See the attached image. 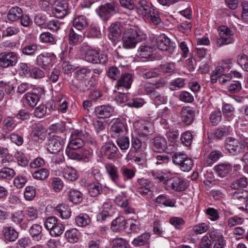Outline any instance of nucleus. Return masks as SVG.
I'll return each instance as SVG.
<instances>
[{"instance_id":"obj_1","label":"nucleus","mask_w":248,"mask_h":248,"mask_svg":"<svg viewBox=\"0 0 248 248\" xmlns=\"http://www.w3.org/2000/svg\"><path fill=\"white\" fill-rule=\"evenodd\" d=\"M142 33L136 27L125 28L122 37L123 45L125 48H134L136 45L141 42Z\"/></svg>"},{"instance_id":"obj_2","label":"nucleus","mask_w":248,"mask_h":248,"mask_svg":"<svg viewBox=\"0 0 248 248\" xmlns=\"http://www.w3.org/2000/svg\"><path fill=\"white\" fill-rule=\"evenodd\" d=\"M155 178L165 184L167 190L172 189L176 191H182L185 190L188 186L186 180L178 177L168 178L162 175H159L155 176Z\"/></svg>"},{"instance_id":"obj_3","label":"nucleus","mask_w":248,"mask_h":248,"mask_svg":"<svg viewBox=\"0 0 248 248\" xmlns=\"http://www.w3.org/2000/svg\"><path fill=\"white\" fill-rule=\"evenodd\" d=\"M85 143H93L90 135L85 131L75 130L71 134L67 148L77 150L82 147Z\"/></svg>"},{"instance_id":"obj_4","label":"nucleus","mask_w":248,"mask_h":248,"mask_svg":"<svg viewBox=\"0 0 248 248\" xmlns=\"http://www.w3.org/2000/svg\"><path fill=\"white\" fill-rule=\"evenodd\" d=\"M172 161L183 171H190L193 166L192 159L184 154H175L172 157Z\"/></svg>"},{"instance_id":"obj_5","label":"nucleus","mask_w":248,"mask_h":248,"mask_svg":"<svg viewBox=\"0 0 248 248\" xmlns=\"http://www.w3.org/2000/svg\"><path fill=\"white\" fill-rule=\"evenodd\" d=\"M84 58L87 62L95 64H105L108 61V57L106 54L90 48L86 49Z\"/></svg>"},{"instance_id":"obj_6","label":"nucleus","mask_w":248,"mask_h":248,"mask_svg":"<svg viewBox=\"0 0 248 248\" xmlns=\"http://www.w3.org/2000/svg\"><path fill=\"white\" fill-rule=\"evenodd\" d=\"M225 148L233 155H237L243 153L245 150V144L243 141L232 137L227 138L225 140Z\"/></svg>"},{"instance_id":"obj_7","label":"nucleus","mask_w":248,"mask_h":248,"mask_svg":"<svg viewBox=\"0 0 248 248\" xmlns=\"http://www.w3.org/2000/svg\"><path fill=\"white\" fill-rule=\"evenodd\" d=\"M43 94H44V90L42 88L34 89L31 92H28L24 94L22 99L28 106L34 108Z\"/></svg>"},{"instance_id":"obj_8","label":"nucleus","mask_w":248,"mask_h":248,"mask_svg":"<svg viewBox=\"0 0 248 248\" xmlns=\"http://www.w3.org/2000/svg\"><path fill=\"white\" fill-rule=\"evenodd\" d=\"M97 12L101 18L103 20H106L118 12V8L117 5L115 2L111 1L99 6Z\"/></svg>"},{"instance_id":"obj_9","label":"nucleus","mask_w":248,"mask_h":248,"mask_svg":"<svg viewBox=\"0 0 248 248\" xmlns=\"http://www.w3.org/2000/svg\"><path fill=\"white\" fill-rule=\"evenodd\" d=\"M18 61V55L12 51H4L0 53V66L7 68L15 66Z\"/></svg>"},{"instance_id":"obj_10","label":"nucleus","mask_w":248,"mask_h":248,"mask_svg":"<svg viewBox=\"0 0 248 248\" xmlns=\"http://www.w3.org/2000/svg\"><path fill=\"white\" fill-rule=\"evenodd\" d=\"M218 31L220 38L217 41V46L221 47L233 43L232 36L233 33L228 27L225 26H221Z\"/></svg>"},{"instance_id":"obj_11","label":"nucleus","mask_w":248,"mask_h":248,"mask_svg":"<svg viewBox=\"0 0 248 248\" xmlns=\"http://www.w3.org/2000/svg\"><path fill=\"white\" fill-rule=\"evenodd\" d=\"M134 126L139 135L146 137L153 132V125L150 123L145 121H138L134 123Z\"/></svg>"},{"instance_id":"obj_12","label":"nucleus","mask_w":248,"mask_h":248,"mask_svg":"<svg viewBox=\"0 0 248 248\" xmlns=\"http://www.w3.org/2000/svg\"><path fill=\"white\" fill-rule=\"evenodd\" d=\"M52 55L49 53H43L39 55L36 59L35 63L44 70L49 69L53 65Z\"/></svg>"},{"instance_id":"obj_13","label":"nucleus","mask_w":248,"mask_h":248,"mask_svg":"<svg viewBox=\"0 0 248 248\" xmlns=\"http://www.w3.org/2000/svg\"><path fill=\"white\" fill-rule=\"evenodd\" d=\"M64 141L58 136H53L48 140L47 143V150L51 154H56L62 148Z\"/></svg>"},{"instance_id":"obj_14","label":"nucleus","mask_w":248,"mask_h":248,"mask_svg":"<svg viewBox=\"0 0 248 248\" xmlns=\"http://www.w3.org/2000/svg\"><path fill=\"white\" fill-rule=\"evenodd\" d=\"M118 148L113 143H106L102 148V154L108 159L114 160L117 156Z\"/></svg>"},{"instance_id":"obj_15","label":"nucleus","mask_w":248,"mask_h":248,"mask_svg":"<svg viewBox=\"0 0 248 248\" xmlns=\"http://www.w3.org/2000/svg\"><path fill=\"white\" fill-rule=\"evenodd\" d=\"M114 111L111 106L101 105L96 107L94 109V113L99 118H106L110 117Z\"/></svg>"},{"instance_id":"obj_16","label":"nucleus","mask_w":248,"mask_h":248,"mask_svg":"<svg viewBox=\"0 0 248 248\" xmlns=\"http://www.w3.org/2000/svg\"><path fill=\"white\" fill-rule=\"evenodd\" d=\"M132 81L133 77L132 74L125 73L122 75L117 81L115 87L118 90H120L123 88L127 90L130 88Z\"/></svg>"},{"instance_id":"obj_17","label":"nucleus","mask_w":248,"mask_h":248,"mask_svg":"<svg viewBox=\"0 0 248 248\" xmlns=\"http://www.w3.org/2000/svg\"><path fill=\"white\" fill-rule=\"evenodd\" d=\"M105 168L110 180L117 184L120 178L118 168L112 163H107L105 164Z\"/></svg>"},{"instance_id":"obj_18","label":"nucleus","mask_w":248,"mask_h":248,"mask_svg":"<svg viewBox=\"0 0 248 248\" xmlns=\"http://www.w3.org/2000/svg\"><path fill=\"white\" fill-rule=\"evenodd\" d=\"M127 228V220L124 217H116L111 222V229L114 232L126 231Z\"/></svg>"},{"instance_id":"obj_19","label":"nucleus","mask_w":248,"mask_h":248,"mask_svg":"<svg viewBox=\"0 0 248 248\" xmlns=\"http://www.w3.org/2000/svg\"><path fill=\"white\" fill-rule=\"evenodd\" d=\"M114 202L118 206L124 208V212L126 214H128L134 213V209L129 207L128 200L124 193H121L116 196Z\"/></svg>"},{"instance_id":"obj_20","label":"nucleus","mask_w":248,"mask_h":248,"mask_svg":"<svg viewBox=\"0 0 248 248\" xmlns=\"http://www.w3.org/2000/svg\"><path fill=\"white\" fill-rule=\"evenodd\" d=\"M153 6L146 0H140L136 5L137 12L143 16H148Z\"/></svg>"},{"instance_id":"obj_21","label":"nucleus","mask_w":248,"mask_h":248,"mask_svg":"<svg viewBox=\"0 0 248 248\" xmlns=\"http://www.w3.org/2000/svg\"><path fill=\"white\" fill-rule=\"evenodd\" d=\"M122 31L120 23H112L108 29V38L112 42L115 41L120 38Z\"/></svg>"},{"instance_id":"obj_22","label":"nucleus","mask_w":248,"mask_h":248,"mask_svg":"<svg viewBox=\"0 0 248 248\" xmlns=\"http://www.w3.org/2000/svg\"><path fill=\"white\" fill-rule=\"evenodd\" d=\"M195 112L192 108L189 107H183L181 116L183 122L186 125L191 124L193 121Z\"/></svg>"},{"instance_id":"obj_23","label":"nucleus","mask_w":248,"mask_h":248,"mask_svg":"<svg viewBox=\"0 0 248 248\" xmlns=\"http://www.w3.org/2000/svg\"><path fill=\"white\" fill-rule=\"evenodd\" d=\"M209 236L215 242L214 248H224L226 242L222 234L216 232H212L210 233Z\"/></svg>"},{"instance_id":"obj_24","label":"nucleus","mask_w":248,"mask_h":248,"mask_svg":"<svg viewBox=\"0 0 248 248\" xmlns=\"http://www.w3.org/2000/svg\"><path fill=\"white\" fill-rule=\"evenodd\" d=\"M29 232L33 240L39 241L43 236L42 227L38 224H34L30 228Z\"/></svg>"},{"instance_id":"obj_25","label":"nucleus","mask_w":248,"mask_h":248,"mask_svg":"<svg viewBox=\"0 0 248 248\" xmlns=\"http://www.w3.org/2000/svg\"><path fill=\"white\" fill-rule=\"evenodd\" d=\"M4 239L9 242H14L18 236V232L12 227H5L2 231Z\"/></svg>"},{"instance_id":"obj_26","label":"nucleus","mask_w":248,"mask_h":248,"mask_svg":"<svg viewBox=\"0 0 248 248\" xmlns=\"http://www.w3.org/2000/svg\"><path fill=\"white\" fill-rule=\"evenodd\" d=\"M156 43L159 49L167 50L170 47V39L164 34H160L156 39Z\"/></svg>"},{"instance_id":"obj_27","label":"nucleus","mask_w":248,"mask_h":248,"mask_svg":"<svg viewBox=\"0 0 248 248\" xmlns=\"http://www.w3.org/2000/svg\"><path fill=\"white\" fill-rule=\"evenodd\" d=\"M167 146V142L164 138L157 137L155 138L153 149L155 152H163L166 149Z\"/></svg>"},{"instance_id":"obj_28","label":"nucleus","mask_w":248,"mask_h":248,"mask_svg":"<svg viewBox=\"0 0 248 248\" xmlns=\"http://www.w3.org/2000/svg\"><path fill=\"white\" fill-rule=\"evenodd\" d=\"M214 169L218 176L224 177L231 172L232 168L229 163H221L216 166Z\"/></svg>"},{"instance_id":"obj_29","label":"nucleus","mask_w":248,"mask_h":248,"mask_svg":"<svg viewBox=\"0 0 248 248\" xmlns=\"http://www.w3.org/2000/svg\"><path fill=\"white\" fill-rule=\"evenodd\" d=\"M62 174L65 179L70 181H75L78 177V174L77 170L71 167L66 166L64 168Z\"/></svg>"},{"instance_id":"obj_30","label":"nucleus","mask_w":248,"mask_h":248,"mask_svg":"<svg viewBox=\"0 0 248 248\" xmlns=\"http://www.w3.org/2000/svg\"><path fill=\"white\" fill-rule=\"evenodd\" d=\"M23 11L19 7H13L8 11L7 19L12 22L16 21L19 19L22 16Z\"/></svg>"},{"instance_id":"obj_31","label":"nucleus","mask_w":248,"mask_h":248,"mask_svg":"<svg viewBox=\"0 0 248 248\" xmlns=\"http://www.w3.org/2000/svg\"><path fill=\"white\" fill-rule=\"evenodd\" d=\"M232 198L234 200L237 201V203L240 204L248 202V191L244 190L236 191L232 193Z\"/></svg>"},{"instance_id":"obj_32","label":"nucleus","mask_w":248,"mask_h":248,"mask_svg":"<svg viewBox=\"0 0 248 248\" xmlns=\"http://www.w3.org/2000/svg\"><path fill=\"white\" fill-rule=\"evenodd\" d=\"M151 235L149 233L145 232L135 238L132 242V244L135 247L144 246L149 243Z\"/></svg>"},{"instance_id":"obj_33","label":"nucleus","mask_w":248,"mask_h":248,"mask_svg":"<svg viewBox=\"0 0 248 248\" xmlns=\"http://www.w3.org/2000/svg\"><path fill=\"white\" fill-rule=\"evenodd\" d=\"M67 241L71 243L77 242L80 237V232L75 228L67 230L64 234Z\"/></svg>"},{"instance_id":"obj_34","label":"nucleus","mask_w":248,"mask_h":248,"mask_svg":"<svg viewBox=\"0 0 248 248\" xmlns=\"http://www.w3.org/2000/svg\"><path fill=\"white\" fill-rule=\"evenodd\" d=\"M139 186L138 187V191L141 194H147L152 187V183L145 179H140L138 181Z\"/></svg>"},{"instance_id":"obj_35","label":"nucleus","mask_w":248,"mask_h":248,"mask_svg":"<svg viewBox=\"0 0 248 248\" xmlns=\"http://www.w3.org/2000/svg\"><path fill=\"white\" fill-rule=\"evenodd\" d=\"M23 215L28 222L33 221L38 217V211L32 207H26L23 211Z\"/></svg>"},{"instance_id":"obj_36","label":"nucleus","mask_w":248,"mask_h":248,"mask_svg":"<svg viewBox=\"0 0 248 248\" xmlns=\"http://www.w3.org/2000/svg\"><path fill=\"white\" fill-rule=\"evenodd\" d=\"M73 26L78 30H81L88 26L86 17L84 16H78L73 20Z\"/></svg>"},{"instance_id":"obj_37","label":"nucleus","mask_w":248,"mask_h":248,"mask_svg":"<svg viewBox=\"0 0 248 248\" xmlns=\"http://www.w3.org/2000/svg\"><path fill=\"white\" fill-rule=\"evenodd\" d=\"M68 195L70 201L74 204H78L83 200L82 194L77 190H70L68 191Z\"/></svg>"},{"instance_id":"obj_38","label":"nucleus","mask_w":248,"mask_h":248,"mask_svg":"<svg viewBox=\"0 0 248 248\" xmlns=\"http://www.w3.org/2000/svg\"><path fill=\"white\" fill-rule=\"evenodd\" d=\"M126 130L125 124L117 119L112 124L110 127V132L113 134L123 133Z\"/></svg>"},{"instance_id":"obj_39","label":"nucleus","mask_w":248,"mask_h":248,"mask_svg":"<svg viewBox=\"0 0 248 248\" xmlns=\"http://www.w3.org/2000/svg\"><path fill=\"white\" fill-rule=\"evenodd\" d=\"M75 222L78 226L84 227L90 224L91 219L88 214L80 213L75 218Z\"/></svg>"},{"instance_id":"obj_40","label":"nucleus","mask_w":248,"mask_h":248,"mask_svg":"<svg viewBox=\"0 0 248 248\" xmlns=\"http://www.w3.org/2000/svg\"><path fill=\"white\" fill-rule=\"evenodd\" d=\"M56 211L63 219H67L71 216V209L69 206L64 203L60 204L56 207Z\"/></svg>"},{"instance_id":"obj_41","label":"nucleus","mask_w":248,"mask_h":248,"mask_svg":"<svg viewBox=\"0 0 248 248\" xmlns=\"http://www.w3.org/2000/svg\"><path fill=\"white\" fill-rule=\"evenodd\" d=\"M88 192L91 197H96L102 192V186L99 182L91 184L88 188Z\"/></svg>"},{"instance_id":"obj_42","label":"nucleus","mask_w":248,"mask_h":248,"mask_svg":"<svg viewBox=\"0 0 248 248\" xmlns=\"http://www.w3.org/2000/svg\"><path fill=\"white\" fill-rule=\"evenodd\" d=\"M153 48L150 46L143 44L139 48V54L140 57L148 58L151 56Z\"/></svg>"},{"instance_id":"obj_43","label":"nucleus","mask_w":248,"mask_h":248,"mask_svg":"<svg viewBox=\"0 0 248 248\" xmlns=\"http://www.w3.org/2000/svg\"><path fill=\"white\" fill-rule=\"evenodd\" d=\"M49 174L48 170L45 168L35 170L32 174V177L37 180H44L48 177Z\"/></svg>"},{"instance_id":"obj_44","label":"nucleus","mask_w":248,"mask_h":248,"mask_svg":"<svg viewBox=\"0 0 248 248\" xmlns=\"http://www.w3.org/2000/svg\"><path fill=\"white\" fill-rule=\"evenodd\" d=\"M142 76L144 79H150L158 77L160 74L157 69H147L143 68L141 70Z\"/></svg>"},{"instance_id":"obj_45","label":"nucleus","mask_w":248,"mask_h":248,"mask_svg":"<svg viewBox=\"0 0 248 248\" xmlns=\"http://www.w3.org/2000/svg\"><path fill=\"white\" fill-rule=\"evenodd\" d=\"M2 125L4 129L11 131L15 129L16 124L14 117H7L3 120Z\"/></svg>"},{"instance_id":"obj_46","label":"nucleus","mask_w":248,"mask_h":248,"mask_svg":"<svg viewBox=\"0 0 248 248\" xmlns=\"http://www.w3.org/2000/svg\"><path fill=\"white\" fill-rule=\"evenodd\" d=\"M140 230L139 223L138 221L129 219L127 220V228L126 231L128 233H137Z\"/></svg>"},{"instance_id":"obj_47","label":"nucleus","mask_w":248,"mask_h":248,"mask_svg":"<svg viewBox=\"0 0 248 248\" xmlns=\"http://www.w3.org/2000/svg\"><path fill=\"white\" fill-rule=\"evenodd\" d=\"M0 87L3 88V90L6 94L10 97L15 93L14 86L9 81H0Z\"/></svg>"},{"instance_id":"obj_48","label":"nucleus","mask_w":248,"mask_h":248,"mask_svg":"<svg viewBox=\"0 0 248 248\" xmlns=\"http://www.w3.org/2000/svg\"><path fill=\"white\" fill-rule=\"evenodd\" d=\"M16 174L15 170L8 167H4L0 170V178L10 179Z\"/></svg>"},{"instance_id":"obj_49","label":"nucleus","mask_w":248,"mask_h":248,"mask_svg":"<svg viewBox=\"0 0 248 248\" xmlns=\"http://www.w3.org/2000/svg\"><path fill=\"white\" fill-rule=\"evenodd\" d=\"M91 70L87 68H82L75 72V78L78 80H83L89 76Z\"/></svg>"},{"instance_id":"obj_50","label":"nucleus","mask_w":248,"mask_h":248,"mask_svg":"<svg viewBox=\"0 0 248 248\" xmlns=\"http://www.w3.org/2000/svg\"><path fill=\"white\" fill-rule=\"evenodd\" d=\"M248 184V181L246 177H243L234 181L231 184V187L233 189L246 187Z\"/></svg>"},{"instance_id":"obj_51","label":"nucleus","mask_w":248,"mask_h":248,"mask_svg":"<svg viewBox=\"0 0 248 248\" xmlns=\"http://www.w3.org/2000/svg\"><path fill=\"white\" fill-rule=\"evenodd\" d=\"M234 108L229 104H225L222 108V112L224 116L230 121L232 118Z\"/></svg>"},{"instance_id":"obj_52","label":"nucleus","mask_w":248,"mask_h":248,"mask_svg":"<svg viewBox=\"0 0 248 248\" xmlns=\"http://www.w3.org/2000/svg\"><path fill=\"white\" fill-rule=\"evenodd\" d=\"M38 46L36 44H32L25 46L22 49L24 55L32 56L38 49Z\"/></svg>"},{"instance_id":"obj_53","label":"nucleus","mask_w":248,"mask_h":248,"mask_svg":"<svg viewBox=\"0 0 248 248\" xmlns=\"http://www.w3.org/2000/svg\"><path fill=\"white\" fill-rule=\"evenodd\" d=\"M68 37L69 44L75 46L78 43L79 39L81 37L72 28L70 30Z\"/></svg>"},{"instance_id":"obj_54","label":"nucleus","mask_w":248,"mask_h":248,"mask_svg":"<svg viewBox=\"0 0 248 248\" xmlns=\"http://www.w3.org/2000/svg\"><path fill=\"white\" fill-rule=\"evenodd\" d=\"M156 202L159 204H162L165 206L173 207L174 206L172 200L163 195L158 196L156 199Z\"/></svg>"},{"instance_id":"obj_55","label":"nucleus","mask_w":248,"mask_h":248,"mask_svg":"<svg viewBox=\"0 0 248 248\" xmlns=\"http://www.w3.org/2000/svg\"><path fill=\"white\" fill-rule=\"evenodd\" d=\"M121 172L124 180L132 179L135 175V171L125 166L121 168Z\"/></svg>"},{"instance_id":"obj_56","label":"nucleus","mask_w":248,"mask_h":248,"mask_svg":"<svg viewBox=\"0 0 248 248\" xmlns=\"http://www.w3.org/2000/svg\"><path fill=\"white\" fill-rule=\"evenodd\" d=\"M117 143L121 150H127L129 147V139L127 137L122 136L119 137L117 140Z\"/></svg>"},{"instance_id":"obj_57","label":"nucleus","mask_w":248,"mask_h":248,"mask_svg":"<svg viewBox=\"0 0 248 248\" xmlns=\"http://www.w3.org/2000/svg\"><path fill=\"white\" fill-rule=\"evenodd\" d=\"M32 137L44 140L45 138L46 130L42 126H36L32 133Z\"/></svg>"},{"instance_id":"obj_58","label":"nucleus","mask_w":248,"mask_h":248,"mask_svg":"<svg viewBox=\"0 0 248 248\" xmlns=\"http://www.w3.org/2000/svg\"><path fill=\"white\" fill-rule=\"evenodd\" d=\"M15 155L19 165L23 167L28 165L29 160L24 154L21 152L17 151L15 153Z\"/></svg>"},{"instance_id":"obj_59","label":"nucleus","mask_w":248,"mask_h":248,"mask_svg":"<svg viewBox=\"0 0 248 248\" xmlns=\"http://www.w3.org/2000/svg\"><path fill=\"white\" fill-rule=\"evenodd\" d=\"M149 16H150L152 21L155 24H158L161 22L160 14L154 6L151 8Z\"/></svg>"},{"instance_id":"obj_60","label":"nucleus","mask_w":248,"mask_h":248,"mask_svg":"<svg viewBox=\"0 0 248 248\" xmlns=\"http://www.w3.org/2000/svg\"><path fill=\"white\" fill-rule=\"evenodd\" d=\"M150 97L157 104H166L167 102V98L161 95L157 92H154L152 93L150 95Z\"/></svg>"},{"instance_id":"obj_61","label":"nucleus","mask_w":248,"mask_h":248,"mask_svg":"<svg viewBox=\"0 0 248 248\" xmlns=\"http://www.w3.org/2000/svg\"><path fill=\"white\" fill-rule=\"evenodd\" d=\"M39 39L40 41L44 43H53L55 41L53 35L48 31L42 33Z\"/></svg>"},{"instance_id":"obj_62","label":"nucleus","mask_w":248,"mask_h":248,"mask_svg":"<svg viewBox=\"0 0 248 248\" xmlns=\"http://www.w3.org/2000/svg\"><path fill=\"white\" fill-rule=\"evenodd\" d=\"M34 114L35 117L42 118L46 115H47V108L45 105L41 104L36 107L34 110Z\"/></svg>"},{"instance_id":"obj_63","label":"nucleus","mask_w":248,"mask_h":248,"mask_svg":"<svg viewBox=\"0 0 248 248\" xmlns=\"http://www.w3.org/2000/svg\"><path fill=\"white\" fill-rule=\"evenodd\" d=\"M112 248H128V244L123 238H116L112 241Z\"/></svg>"},{"instance_id":"obj_64","label":"nucleus","mask_w":248,"mask_h":248,"mask_svg":"<svg viewBox=\"0 0 248 248\" xmlns=\"http://www.w3.org/2000/svg\"><path fill=\"white\" fill-rule=\"evenodd\" d=\"M120 75L121 71L116 66L110 67L107 72L108 77L113 80H116Z\"/></svg>"}]
</instances>
